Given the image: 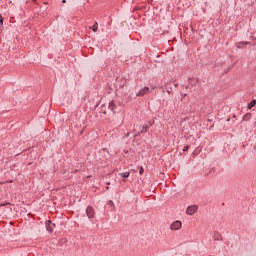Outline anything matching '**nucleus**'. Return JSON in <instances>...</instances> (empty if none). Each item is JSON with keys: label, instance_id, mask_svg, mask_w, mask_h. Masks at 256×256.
<instances>
[{"label": "nucleus", "instance_id": "nucleus-1", "mask_svg": "<svg viewBox=\"0 0 256 256\" xmlns=\"http://www.w3.org/2000/svg\"><path fill=\"white\" fill-rule=\"evenodd\" d=\"M182 226L183 224L181 223V221L177 220L170 225V229L171 231H179V229H181Z\"/></svg>", "mask_w": 256, "mask_h": 256}, {"label": "nucleus", "instance_id": "nucleus-2", "mask_svg": "<svg viewBox=\"0 0 256 256\" xmlns=\"http://www.w3.org/2000/svg\"><path fill=\"white\" fill-rule=\"evenodd\" d=\"M197 209H199V207L197 205L189 206L186 209V214L187 215H195V213H197Z\"/></svg>", "mask_w": 256, "mask_h": 256}, {"label": "nucleus", "instance_id": "nucleus-3", "mask_svg": "<svg viewBox=\"0 0 256 256\" xmlns=\"http://www.w3.org/2000/svg\"><path fill=\"white\" fill-rule=\"evenodd\" d=\"M86 215L89 219H93V217H95V210L93 209V207L88 206L86 209Z\"/></svg>", "mask_w": 256, "mask_h": 256}, {"label": "nucleus", "instance_id": "nucleus-4", "mask_svg": "<svg viewBox=\"0 0 256 256\" xmlns=\"http://www.w3.org/2000/svg\"><path fill=\"white\" fill-rule=\"evenodd\" d=\"M149 93V87H144L140 91L137 92V97H143L144 95H147Z\"/></svg>", "mask_w": 256, "mask_h": 256}, {"label": "nucleus", "instance_id": "nucleus-5", "mask_svg": "<svg viewBox=\"0 0 256 256\" xmlns=\"http://www.w3.org/2000/svg\"><path fill=\"white\" fill-rule=\"evenodd\" d=\"M46 229L49 233H53V230L55 229V224L51 221L46 222Z\"/></svg>", "mask_w": 256, "mask_h": 256}, {"label": "nucleus", "instance_id": "nucleus-6", "mask_svg": "<svg viewBox=\"0 0 256 256\" xmlns=\"http://www.w3.org/2000/svg\"><path fill=\"white\" fill-rule=\"evenodd\" d=\"M212 238L214 241H221L223 237L221 236V233L219 232H213Z\"/></svg>", "mask_w": 256, "mask_h": 256}, {"label": "nucleus", "instance_id": "nucleus-7", "mask_svg": "<svg viewBox=\"0 0 256 256\" xmlns=\"http://www.w3.org/2000/svg\"><path fill=\"white\" fill-rule=\"evenodd\" d=\"M94 33H97V29H99V23L95 22L92 27H90Z\"/></svg>", "mask_w": 256, "mask_h": 256}, {"label": "nucleus", "instance_id": "nucleus-8", "mask_svg": "<svg viewBox=\"0 0 256 256\" xmlns=\"http://www.w3.org/2000/svg\"><path fill=\"white\" fill-rule=\"evenodd\" d=\"M108 109H110V111H115V103L113 101L109 103Z\"/></svg>", "mask_w": 256, "mask_h": 256}, {"label": "nucleus", "instance_id": "nucleus-9", "mask_svg": "<svg viewBox=\"0 0 256 256\" xmlns=\"http://www.w3.org/2000/svg\"><path fill=\"white\" fill-rule=\"evenodd\" d=\"M256 105V100H252L249 104H248V109H253V107H255Z\"/></svg>", "mask_w": 256, "mask_h": 256}, {"label": "nucleus", "instance_id": "nucleus-10", "mask_svg": "<svg viewBox=\"0 0 256 256\" xmlns=\"http://www.w3.org/2000/svg\"><path fill=\"white\" fill-rule=\"evenodd\" d=\"M130 173L129 172H124V173H120L119 176L123 177L124 179H127L129 177Z\"/></svg>", "mask_w": 256, "mask_h": 256}, {"label": "nucleus", "instance_id": "nucleus-11", "mask_svg": "<svg viewBox=\"0 0 256 256\" xmlns=\"http://www.w3.org/2000/svg\"><path fill=\"white\" fill-rule=\"evenodd\" d=\"M149 129V126H143L142 133H147V130Z\"/></svg>", "mask_w": 256, "mask_h": 256}, {"label": "nucleus", "instance_id": "nucleus-12", "mask_svg": "<svg viewBox=\"0 0 256 256\" xmlns=\"http://www.w3.org/2000/svg\"><path fill=\"white\" fill-rule=\"evenodd\" d=\"M0 25H3V16L0 15Z\"/></svg>", "mask_w": 256, "mask_h": 256}, {"label": "nucleus", "instance_id": "nucleus-13", "mask_svg": "<svg viewBox=\"0 0 256 256\" xmlns=\"http://www.w3.org/2000/svg\"><path fill=\"white\" fill-rule=\"evenodd\" d=\"M143 172H144L143 168H140L139 174L143 175Z\"/></svg>", "mask_w": 256, "mask_h": 256}, {"label": "nucleus", "instance_id": "nucleus-14", "mask_svg": "<svg viewBox=\"0 0 256 256\" xmlns=\"http://www.w3.org/2000/svg\"><path fill=\"white\" fill-rule=\"evenodd\" d=\"M189 149V146H186L185 148H184V151H187Z\"/></svg>", "mask_w": 256, "mask_h": 256}, {"label": "nucleus", "instance_id": "nucleus-15", "mask_svg": "<svg viewBox=\"0 0 256 256\" xmlns=\"http://www.w3.org/2000/svg\"><path fill=\"white\" fill-rule=\"evenodd\" d=\"M62 3H67V0H63Z\"/></svg>", "mask_w": 256, "mask_h": 256}, {"label": "nucleus", "instance_id": "nucleus-16", "mask_svg": "<svg viewBox=\"0 0 256 256\" xmlns=\"http://www.w3.org/2000/svg\"><path fill=\"white\" fill-rule=\"evenodd\" d=\"M150 125H153V122H150Z\"/></svg>", "mask_w": 256, "mask_h": 256}, {"label": "nucleus", "instance_id": "nucleus-17", "mask_svg": "<svg viewBox=\"0 0 256 256\" xmlns=\"http://www.w3.org/2000/svg\"><path fill=\"white\" fill-rule=\"evenodd\" d=\"M10 4L13 3L12 1L9 2Z\"/></svg>", "mask_w": 256, "mask_h": 256}]
</instances>
